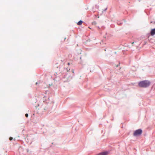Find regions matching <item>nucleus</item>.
<instances>
[{"mask_svg": "<svg viewBox=\"0 0 155 155\" xmlns=\"http://www.w3.org/2000/svg\"><path fill=\"white\" fill-rule=\"evenodd\" d=\"M150 84V82L148 80H144L140 81L138 83L140 87L146 88L148 87Z\"/></svg>", "mask_w": 155, "mask_h": 155, "instance_id": "nucleus-1", "label": "nucleus"}, {"mask_svg": "<svg viewBox=\"0 0 155 155\" xmlns=\"http://www.w3.org/2000/svg\"><path fill=\"white\" fill-rule=\"evenodd\" d=\"M142 130L141 129H139L136 130L134 133L133 135L134 136H137L141 134Z\"/></svg>", "mask_w": 155, "mask_h": 155, "instance_id": "nucleus-2", "label": "nucleus"}, {"mask_svg": "<svg viewBox=\"0 0 155 155\" xmlns=\"http://www.w3.org/2000/svg\"><path fill=\"white\" fill-rule=\"evenodd\" d=\"M108 152L107 151H105L101 152L96 155H107Z\"/></svg>", "mask_w": 155, "mask_h": 155, "instance_id": "nucleus-3", "label": "nucleus"}, {"mask_svg": "<svg viewBox=\"0 0 155 155\" xmlns=\"http://www.w3.org/2000/svg\"><path fill=\"white\" fill-rule=\"evenodd\" d=\"M150 34L153 36L155 35V28L152 29L150 31Z\"/></svg>", "mask_w": 155, "mask_h": 155, "instance_id": "nucleus-4", "label": "nucleus"}, {"mask_svg": "<svg viewBox=\"0 0 155 155\" xmlns=\"http://www.w3.org/2000/svg\"><path fill=\"white\" fill-rule=\"evenodd\" d=\"M83 22V21H82L80 20V21H78V23H77V24L78 25H81L82 24Z\"/></svg>", "mask_w": 155, "mask_h": 155, "instance_id": "nucleus-5", "label": "nucleus"}, {"mask_svg": "<svg viewBox=\"0 0 155 155\" xmlns=\"http://www.w3.org/2000/svg\"><path fill=\"white\" fill-rule=\"evenodd\" d=\"M25 117H28V114H25Z\"/></svg>", "mask_w": 155, "mask_h": 155, "instance_id": "nucleus-6", "label": "nucleus"}, {"mask_svg": "<svg viewBox=\"0 0 155 155\" xmlns=\"http://www.w3.org/2000/svg\"><path fill=\"white\" fill-rule=\"evenodd\" d=\"M13 139V138L11 137H10V138H9V140H12Z\"/></svg>", "mask_w": 155, "mask_h": 155, "instance_id": "nucleus-7", "label": "nucleus"}, {"mask_svg": "<svg viewBox=\"0 0 155 155\" xmlns=\"http://www.w3.org/2000/svg\"><path fill=\"white\" fill-rule=\"evenodd\" d=\"M107 8H105L103 10V11H105L107 10Z\"/></svg>", "mask_w": 155, "mask_h": 155, "instance_id": "nucleus-8", "label": "nucleus"}, {"mask_svg": "<svg viewBox=\"0 0 155 155\" xmlns=\"http://www.w3.org/2000/svg\"><path fill=\"white\" fill-rule=\"evenodd\" d=\"M119 66V64H117V67H118Z\"/></svg>", "mask_w": 155, "mask_h": 155, "instance_id": "nucleus-9", "label": "nucleus"}, {"mask_svg": "<svg viewBox=\"0 0 155 155\" xmlns=\"http://www.w3.org/2000/svg\"><path fill=\"white\" fill-rule=\"evenodd\" d=\"M38 84V83H37V82H36V85H37Z\"/></svg>", "mask_w": 155, "mask_h": 155, "instance_id": "nucleus-10", "label": "nucleus"}, {"mask_svg": "<svg viewBox=\"0 0 155 155\" xmlns=\"http://www.w3.org/2000/svg\"><path fill=\"white\" fill-rule=\"evenodd\" d=\"M81 59V57H80V59Z\"/></svg>", "mask_w": 155, "mask_h": 155, "instance_id": "nucleus-11", "label": "nucleus"}, {"mask_svg": "<svg viewBox=\"0 0 155 155\" xmlns=\"http://www.w3.org/2000/svg\"><path fill=\"white\" fill-rule=\"evenodd\" d=\"M72 72H73V73L74 72V71H73Z\"/></svg>", "mask_w": 155, "mask_h": 155, "instance_id": "nucleus-12", "label": "nucleus"}, {"mask_svg": "<svg viewBox=\"0 0 155 155\" xmlns=\"http://www.w3.org/2000/svg\"><path fill=\"white\" fill-rule=\"evenodd\" d=\"M120 24H121V23H120Z\"/></svg>", "mask_w": 155, "mask_h": 155, "instance_id": "nucleus-13", "label": "nucleus"}, {"mask_svg": "<svg viewBox=\"0 0 155 155\" xmlns=\"http://www.w3.org/2000/svg\"><path fill=\"white\" fill-rule=\"evenodd\" d=\"M134 43V42H133L132 43L133 44Z\"/></svg>", "mask_w": 155, "mask_h": 155, "instance_id": "nucleus-14", "label": "nucleus"}]
</instances>
